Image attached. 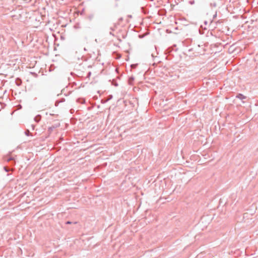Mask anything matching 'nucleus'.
<instances>
[{"label":"nucleus","mask_w":258,"mask_h":258,"mask_svg":"<svg viewBox=\"0 0 258 258\" xmlns=\"http://www.w3.org/2000/svg\"><path fill=\"white\" fill-rule=\"evenodd\" d=\"M236 97L241 100L244 99L246 98V96H244L243 94L240 93L236 95Z\"/></svg>","instance_id":"7ed1b4c3"},{"label":"nucleus","mask_w":258,"mask_h":258,"mask_svg":"<svg viewBox=\"0 0 258 258\" xmlns=\"http://www.w3.org/2000/svg\"><path fill=\"white\" fill-rule=\"evenodd\" d=\"M112 98V96L111 95H110L108 97V98L107 99L110 100Z\"/></svg>","instance_id":"9d476101"},{"label":"nucleus","mask_w":258,"mask_h":258,"mask_svg":"<svg viewBox=\"0 0 258 258\" xmlns=\"http://www.w3.org/2000/svg\"><path fill=\"white\" fill-rule=\"evenodd\" d=\"M88 75H91V72H89V73H88Z\"/></svg>","instance_id":"4468645a"},{"label":"nucleus","mask_w":258,"mask_h":258,"mask_svg":"<svg viewBox=\"0 0 258 258\" xmlns=\"http://www.w3.org/2000/svg\"><path fill=\"white\" fill-rule=\"evenodd\" d=\"M11 158H9V159H7V161L9 162V161H11Z\"/></svg>","instance_id":"9b49d317"},{"label":"nucleus","mask_w":258,"mask_h":258,"mask_svg":"<svg viewBox=\"0 0 258 258\" xmlns=\"http://www.w3.org/2000/svg\"><path fill=\"white\" fill-rule=\"evenodd\" d=\"M108 101H109V99H102V100H101V103H106Z\"/></svg>","instance_id":"0eeeda50"},{"label":"nucleus","mask_w":258,"mask_h":258,"mask_svg":"<svg viewBox=\"0 0 258 258\" xmlns=\"http://www.w3.org/2000/svg\"><path fill=\"white\" fill-rule=\"evenodd\" d=\"M134 80V78H131L130 79V80H131V81H133Z\"/></svg>","instance_id":"f8f14e48"},{"label":"nucleus","mask_w":258,"mask_h":258,"mask_svg":"<svg viewBox=\"0 0 258 258\" xmlns=\"http://www.w3.org/2000/svg\"><path fill=\"white\" fill-rule=\"evenodd\" d=\"M70 223H71V222H67V224H70Z\"/></svg>","instance_id":"2eb2a0df"},{"label":"nucleus","mask_w":258,"mask_h":258,"mask_svg":"<svg viewBox=\"0 0 258 258\" xmlns=\"http://www.w3.org/2000/svg\"><path fill=\"white\" fill-rule=\"evenodd\" d=\"M142 12H143V13H144L145 14H146V13H147L146 9V8H144V7H142Z\"/></svg>","instance_id":"6e6552de"},{"label":"nucleus","mask_w":258,"mask_h":258,"mask_svg":"<svg viewBox=\"0 0 258 258\" xmlns=\"http://www.w3.org/2000/svg\"><path fill=\"white\" fill-rule=\"evenodd\" d=\"M64 101H65V99L64 98H61L59 100H57L55 102V106H57L60 103H62Z\"/></svg>","instance_id":"f03ea898"},{"label":"nucleus","mask_w":258,"mask_h":258,"mask_svg":"<svg viewBox=\"0 0 258 258\" xmlns=\"http://www.w3.org/2000/svg\"><path fill=\"white\" fill-rule=\"evenodd\" d=\"M189 3L190 4V5H193L195 4V1L192 0V1H190L189 2Z\"/></svg>","instance_id":"1a4fd4ad"},{"label":"nucleus","mask_w":258,"mask_h":258,"mask_svg":"<svg viewBox=\"0 0 258 258\" xmlns=\"http://www.w3.org/2000/svg\"><path fill=\"white\" fill-rule=\"evenodd\" d=\"M41 119V115H37L34 118V120L36 122H38Z\"/></svg>","instance_id":"39448f33"},{"label":"nucleus","mask_w":258,"mask_h":258,"mask_svg":"<svg viewBox=\"0 0 258 258\" xmlns=\"http://www.w3.org/2000/svg\"><path fill=\"white\" fill-rule=\"evenodd\" d=\"M191 50H192V49H189V50H188V51H191Z\"/></svg>","instance_id":"ddd939ff"},{"label":"nucleus","mask_w":258,"mask_h":258,"mask_svg":"<svg viewBox=\"0 0 258 258\" xmlns=\"http://www.w3.org/2000/svg\"><path fill=\"white\" fill-rule=\"evenodd\" d=\"M173 51H176V50H174V49L172 47H169L165 50V53L167 55V56H166L167 59H171L170 56H173Z\"/></svg>","instance_id":"f257e3e1"},{"label":"nucleus","mask_w":258,"mask_h":258,"mask_svg":"<svg viewBox=\"0 0 258 258\" xmlns=\"http://www.w3.org/2000/svg\"><path fill=\"white\" fill-rule=\"evenodd\" d=\"M15 82L17 86H20L22 84V80L21 79L17 78L15 80Z\"/></svg>","instance_id":"20e7f679"},{"label":"nucleus","mask_w":258,"mask_h":258,"mask_svg":"<svg viewBox=\"0 0 258 258\" xmlns=\"http://www.w3.org/2000/svg\"><path fill=\"white\" fill-rule=\"evenodd\" d=\"M25 134L27 136H32V134L29 131V130H26L25 132Z\"/></svg>","instance_id":"423d86ee"},{"label":"nucleus","mask_w":258,"mask_h":258,"mask_svg":"<svg viewBox=\"0 0 258 258\" xmlns=\"http://www.w3.org/2000/svg\"><path fill=\"white\" fill-rule=\"evenodd\" d=\"M213 24V22H211V25H212Z\"/></svg>","instance_id":"dca6fc26"}]
</instances>
